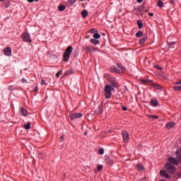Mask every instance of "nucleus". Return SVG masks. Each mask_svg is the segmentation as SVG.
<instances>
[{"mask_svg": "<svg viewBox=\"0 0 181 181\" xmlns=\"http://www.w3.org/2000/svg\"><path fill=\"white\" fill-rule=\"evenodd\" d=\"M169 163H167L165 164V169L170 173L171 175H173L175 172H176V168H175V165H177L179 162L176 158L171 157L169 158Z\"/></svg>", "mask_w": 181, "mask_h": 181, "instance_id": "1", "label": "nucleus"}, {"mask_svg": "<svg viewBox=\"0 0 181 181\" xmlns=\"http://www.w3.org/2000/svg\"><path fill=\"white\" fill-rule=\"evenodd\" d=\"M104 91L105 98H111V95H112V91H114V87H112L111 85L107 84L105 86Z\"/></svg>", "mask_w": 181, "mask_h": 181, "instance_id": "2", "label": "nucleus"}, {"mask_svg": "<svg viewBox=\"0 0 181 181\" xmlns=\"http://www.w3.org/2000/svg\"><path fill=\"white\" fill-rule=\"evenodd\" d=\"M71 53H73V47L69 46L63 54L64 62H69V59H70V54H71Z\"/></svg>", "mask_w": 181, "mask_h": 181, "instance_id": "3", "label": "nucleus"}, {"mask_svg": "<svg viewBox=\"0 0 181 181\" xmlns=\"http://www.w3.org/2000/svg\"><path fill=\"white\" fill-rule=\"evenodd\" d=\"M160 174L161 175V176H164V177H166L167 179H170V180H173V181L177 180V177L173 176V175H169V174H168V172H166L165 170H161L160 171Z\"/></svg>", "mask_w": 181, "mask_h": 181, "instance_id": "4", "label": "nucleus"}, {"mask_svg": "<svg viewBox=\"0 0 181 181\" xmlns=\"http://www.w3.org/2000/svg\"><path fill=\"white\" fill-rule=\"evenodd\" d=\"M21 39L23 40V42H32L30 34L28 33H23L21 35Z\"/></svg>", "mask_w": 181, "mask_h": 181, "instance_id": "5", "label": "nucleus"}, {"mask_svg": "<svg viewBox=\"0 0 181 181\" xmlns=\"http://www.w3.org/2000/svg\"><path fill=\"white\" fill-rule=\"evenodd\" d=\"M122 135L124 142H125V144H128V142H129V134H128V132L123 131L122 132Z\"/></svg>", "mask_w": 181, "mask_h": 181, "instance_id": "6", "label": "nucleus"}, {"mask_svg": "<svg viewBox=\"0 0 181 181\" xmlns=\"http://www.w3.org/2000/svg\"><path fill=\"white\" fill-rule=\"evenodd\" d=\"M83 117V114L81 113H72L70 115V119L71 121H74V119H78V118H81Z\"/></svg>", "mask_w": 181, "mask_h": 181, "instance_id": "7", "label": "nucleus"}, {"mask_svg": "<svg viewBox=\"0 0 181 181\" xmlns=\"http://www.w3.org/2000/svg\"><path fill=\"white\" fill-rule=\"evenodd\" d=\"M108 81H110L112 87L115 88H117V87H118V84L117 83V81L115 80V78L109 77Z\"/></svg>", "mask_w": 181, "mask_h": 181, "instance_id": "8", "label": "nucleus"}, {"mask_svg": "<svg viewBox=\"0 0 181 181\" xmlns=\"http://www.w3.org/2000/svg\"><path fill=\"white\" fill-rule=\"evenodd\" d=\"M6 56H11L12 54V49L10 47H6L4 49Z\"/></svg>", "mask_w": 181, "mask_h": 181, "instance_id": "9", "label": "nucleus"}, {"mask_svg": "<svg viewBox=\"0 0 181 181\" xmlns=\"http://www.w3.org/2000/svg\"><path fill=\"white\" fill-rule=\"evenodd\" d=\"M175 125H176V124H175L174 122H170L166 124L165 128H167V129H172V128H173V127H175Z\"/></svg>", "mask_w": 181, "mask_h": 181, "instance_id": "10", "label": "nucleus"}, {"mask_svg": "<svg viewBox=\"0 0 181 181\" xmlns=\"http://www.w3.org/2000/svg\"><path fill=\"white\" fill-rule=\"evenodd\" d=\"M151 105L153 107H158L159 103L158 102V100H153L152 99L150 102Z\"/></svg>", "mask_w": 181, "mask_h": 181, "instance_id": "11", "label": "nucleus"}, {"mask_svg": "<svg viewBox=\"0 0 181 181\" xmlns=\"http://www.w3.org/2000/svg\"><path fill=\"white\" fill-rule=\"evenodd\" d=\"M20 112L21 114H22V115H23L24 117L28 116V110H26V109H25L24 107H21Z\"/></svg>", "mask_w": 181, "mask_h": 181, "instance_id": "12", "label": "nucleus"}, {"mask_svg": "<svg viewBox=\"0 0 181 181\" xmlns=\"http://www.w3.org/2000/svg\"><path fill=\"white\" fill-rule=\"evenodd\" d=\"M81 13L82 18H87V16H88V11H87V10H83Z\"/></svg>", "mask_w": 181, "mask_h": 181, "instance_id": "13", "label": "nucleus"}, {"mask_svg": "<svg viewBox=\"0 0 181 181\" xmlns=\"http://www.w3.org/2000/svg\"><path fill=\"white\" fill-rule=\"evenodd\" d=\"M90 43H93V45H100V40L95 39V38H92L90 40Z\"/></svg>", "mask_w": 181, "mask_h": 181, "instance_id": "14", "label": "nucleus"}, {"mask_svg": "<svg viewBox=\"0 0 181 181\" xmlns=\"http://www.w3.org/2000/svg\"><path fill=\"white\" fill-rule=\"evenodd\" d=\"M112 73H122V71L118 69V68L113 66L111 68Z\"/></svg>", "mask_w": 181, "mask_h": 181, "instance_id": "15", "label": "nucleus"}, {"mask_svg": "<svg viewBox=\"0 0 181 181\" xmlns=\"http://www.w3.org/2000/svg\"><path fill=\"white\" fill-rule=\"evenodd\" d=\"M153 87H154V88H156V90H163V87H162V86H160L158 83H153Z\"/></svg>", "mask_w": 181, "mask_h": 181, "instance_id": "16", "label": "nucleus"}, {"mask_svg": "<svg viewBox=\"0 0 181 181\" xmlns=\"http://www.w3.org/2000/svg\"><path fill=\"white\" fill-rule=\"evenodd\" d=\"M136 168L139 170H145V168L144 167V165H142V163H138Z\"/></svg>", "mask_w": 181, "mask_h": 181, "instance_id": "17", "label": "nucleus"}, {"mask_svg": "<svg viewBox=\"0 0 181 181\" xmlns=\"http://www.w3.org/2000/svg\"><path fill=\"white\" fill-rule=\"evenodd\" d=\"M146 39H148V37H146V35H144V37L139 40L140 45H144V43L146 42Z\"/></svg>", "mask_w": 181, "mask_h": 181, "instance_id": "18", "label": "nucleus"}, {"mask_svg": "<svg viewBox=\"0 0 181 181\" xmlns=\"http://www.w3.org/2000/svg\"><path fill=\"white\" fill-rule=\"evenodd\" d=\"M137 25L139 29H142V28H144V23H142V21L141 20H137Z\"/></svg>", "mask_w": 181, "mask_h": 181, "instance_id": "19", "label": "nucleus"}, {"mask_svg": "<svg viewBox=\"0 0 181 181\" xmlns=\"http://www.w3.org/2000/svg\"><path fill=\"white\" fill-rule=\"evenodd\" d=\"M174 91H181V85H177L173 87Z\"/></svg>", "mask_w": 181, "mask_h": 181, "instance_id": "20", "label": "nucleus"}, {"mask_svg": "<svg viewBox=\"0 0 181 181\" xmlns=\"http://www.w3.org/2000/svg\"><path fill=\"white\" fill-rule=\"evenodd\" d=\"M135 35H136V37H141V36L144 35V32H142L141 30H139L136 33Z\"/></svg>", "mask_w": 181, "mask_h": 181, "instance_id": "21", "label": "nucleus"}, {"mask_svg": "<svg viewBox=\"0 0 181 181\" xmlns=\"http://www.w3.org/2000/svg\"><path fill=\"white\" fill-rule=\"evenodd\" d=\"M59 11H61V12H63V11L66 10V6L64 5H60L58 7Z\"/></svg>", "mask_w": 181, "mask_h": 181, "instance_id": "22", "label": "nucleus"}, {"mask_svg": "<svg viewBox=\"0 0 181 181\" xmlns=\"http://www.w3.org/2000/svg\"><path fill=\"white\" fill-rule=\"evenodd\" d=\"M157 5L159 8H163V1H162V0H158Z\"/></svg>", "mask_w": 181, "mask_h": 181, "instance_id": "23", "label": "nucleus"}, {"mask_svg": "<svg viewBox=\"0 0 181 181\" xmlns=\"http://www.w3.org/2000/svg\"><path fill=\"white\" fill-rule=\"evenodd\" d=\"M93 37H94V39H100V37H101V35L96 33L93 34Z\"/></svg>", "mask_w": 181, "mask_h": 181, "instance_id": "24", "label": "nucleus"}, {"mask_svg": "<svg viewBox=\"0 0 181 181\" xmlns=\"http://www.w3.org/2000/svg\"><path fill=\"white\" fill-rule=\"evenodd\" d=\"M24 127L25 129H30V122H28Z\"/></svg>", "mask_w": 181, "mask_h": 181, "instance_id": "25", "label": "nucleus"}, {"mask_svg": "<svg viewBox=\"0 0 181 181\" xmlns=\"http://www.w3.org/2000/svg\"><path fill=\"white\" fill-rule=\"evenodd\" d=\"M84 50H86V52H90V46H85L83 47Z\"/></svg>", "mask_w": 181, "mask_h": 181, "instance_id": "26", "label": "nucleus"}, {"mask_svg": "<svg viewBox=\"0 0 181 181\" xmlns=\"http://www.w3.org/2000/svg\"><path fill=\"white\" fill-rule=\"evenodd\" d=\"M99 155H104V148H100L98 151Z\"/></svg>", "mask_w": 181, "mask_h": 181, "instance_id": "27", "label": "nucleus"}, {"mask_svg": "<svg viewBox=\"0 0 181 181\" xmlns=\"http://www.w3.org/2000/svg\"><path fill=\"white\" fill-rule=\"evenodd\" d=\"M148 117L150 118H153L154 119H158V115H150Z\"/></svg>", "mask_w": 181, "mask_h": 181, "instance_id": "28", "label": "nucleus"}, {"mask_svg": "<svg viewBox=\"0 0 181 181\" xmlns=\"http://www.w3.org/2000/svg\"><path fill=\"white\" fill-rule=\"evenodd\" d=\"M117 66L120 70H125V66H122V64H118Z\"/></svg>", "mask_w": 181, "mask_h": 181, "instance_id": "29", "label": "nucleus"}, {"mask_svg": "<svg viewBox=\"0 0 181 181\" xmlns=\"http://www.w3.org/2000/svg\"><path fill=\"white\" fill-rule=\"evenodd\" d=\"M89 33H91L92 35L95 33V29L91 28L90 30H89Z\"/></svg>", "mask_w": 181, "mask_h": 181, "instance_id": "30", "label": "nucleus"}, {"mask_svg": "<svg viewBox=\"0 0 181 181\" xmlns=\"http://www.w3.org/2000/svg\"><path fill=\"white\" fill-rule=\"evenodd\" d=\"M97 52V48L94 47H90V52Z\"/></svg>", "mask_w": 181, "mask_h": 181, "instance_id": "31", "label": "nucleus"}, {"mask_svg": "<svg viewBox=\"0 0 181 181\" xmlns=\"http://www.w3.org/2000/svg\"><path fill=\"white\" fill-rule=\"evenodd\" d=\"M140 81L142 83V84H146L148 81L146 79H141Z\"/></svg>", "mask_w": 181, "mask_h": 181, "instance_id": "32", "label": "nucleus"}, {"mask_svg": "<svg viewBox=\"0 0 181 181\" xmlns=\"http://www.w3.org/2000/svg\"><path fill=\"white\" fill-rule=\"evenodd\" d=\"M176 44V42H171L169 43V47H172V46H175V45Z\"/></svg>", "mask_w": 181, "mask_h": 181, "instance_id": "33", "label": "nucleus"}, {"mask_svg": "<svg viewBox=\"0 0 181 181\" xmlns=\"http://www.w3.org/2000/svg\"><path fill=\"white\" fill-rule=\"evenodd\" d=\"M139 12H140V15L144 16V8H139Z\"/></svg>", "mask_w": 181, "mask_h": 181, "instance_id": "34", "label": "nucleus"}, {"mask_svg": "<svg viewBox=\"0 0 181 181\" xmlns=\"http://www.w3.org/2000/svg\"><path fill=\"white\" fill-rule=\"evenodd\" d=\"M46 84V81L45 79L41 80V86H45Z\"/></svg>", "mask_w": 181, "mask_h": 181, "instance_id": "35", "label": "nucleus"}, {"mask_svg": "<svg viewBox=\"0 0 181 181\" xmlns=\"http://www.w3.org/2000/svg\"><path fill=\"white\" fill-rule=\"evenodd\" d=\"M69 74H73V71H68L67 72H66L65 76H69Z\"/></svg>", "mask_w": 181, "mask_h": 181, "instance_id": "36", "label": "nucleus"}, {"mask_svg": "<svg viewBox=\"0 0 181 181\" xmlns=\"http://www.w3.org/2000/svg\"><path fill=\"white\" fill-rule=\"evenodd\" d=\"M98 170H103V165H99L98 166Z\"/></svg>", "mask_w": 181, "mask_h": 181, "instance_id": "37", "label": "nucleus"}, {"mask_svg": "<svg viewBox=\"0 0 181 181\" xmlns=\"http://www.w3.org/2000/svg\"><path fill=\"white\" fill-rule=\"evenodd\" d=\"M21 82H22V83H28V80L25 79V78H23L21 79Z\"/></svg>", "mask_w": 181, "mask_h": 181, "instance_id": "38", "label": "nucleus"}, {"mask_svg": "<svg viewBox=\"0 0 181 181\" xmlns=\"http://www.w3.org/2000/svg\"><path fill=\"white\" fill-rule=\"evenodd\" d=\"M180 84H181V80L177 81L175 83V86H180Z\"/></svg>", "mask_w": 181, "mask_h": 181, "instance_id": "39", "label": "nucleus"}, {"mask_svg": "<svg viewBox=\"0 0 181 181\" xmlns=\"http://www.w3.org/2000/svg\"><path fill=\"white\" fill-rule=\"evenodd\" d=\"M62 71H59L57 74V77H60V74H62Z\"/></svg>", "mask_w": 181, "mask_h": 181, "instance_id": "40", "label": "nucleus"}, {"mask_svg": "<svg viewBox=\"0 0 181 181\" xmlns=\"http://www.w3.org/2000/svg\"><path fill=\"white\" fill-rule=\"evenodd\" d=\"M39 91V88H37V86H36L35 88H34V92L35 93H37Z\"/></svg>", "mask_w": 181, "mask_h": 181, "instance_id": "41", "label": "nucleus"}, {"mask_svg": "<svg viewBox=\"0 0 181 181\" xmlns=\"http://www.w3.org/2000/svg\"><path fill=\"white\" fill-rule=\"evenodd\" d=\"M122 109L123 110V111H127L128 108H127V107L125 106H122Z\"/></svg>", "mask_w": 181, "mask_h": 181, "instance_id": "42", "label": "nucleus"}, {"mask_svg": "<svg viewBox=\"0 0 181 181\" xmlns=\"http://www.w3.org/2000/svg\"><path fill=\"white\" fill-rule=\"evenodd\" d=\"M156 69L158 70H162V67L159 66L158 65H156Z\"/></svg>", "mask_w": 181, "mask_h": 181, "instance_id": "43", "label": "nucleus"}, {"mask_svg": "<svg viewBox=\"0 0 181 181\" xmlns=\"http://www.w3.org/2000/svg\"><path fill=\"white\" fill-rule=\"evenodd\" d=\"M30 3H32V2H33L35 0H28ZM35 2H38L39 1V0H35Z\"/></svg>", "mask_w": 181, "mask_h": 181, "instance_id": "44", "label": "nucleus"}, {"mask_svg": "<svg viewBox=\"0 0 181 181\" xmlns=\"http://www.w3.org/2000/svg\"><path fill=\"white\" fill-rule=\"evenodd\" d=\"M60 141L62 142V141H63L64 139V136H62L61 137H60Z\"/></svg>", "mask_w": 181, "mask_h": 181, "instance_id": "45", "label": "nucleus"}, {"mask_svg": "<svg viewBox=\"0 0 181 181\" xmlns=\"http://www.w3.org/2000/svg\"><path fill=\"white\" fill-rule=\"evenodd\" d=\"M144 0H137L138 4H141Z\"/></svg>", "mask_w": 181, "mask_h": 181, "instance_id": "46", "label": "nucleus"}, {"mask_svg": "<svg viewBox=\"0 0 181 181\" xmlns=\"http://www.w3.org/2000/svg\"><path fill=\"white\" fill-rule=\"evenodd\" d=\"M148 15H149V16L152 17V16H153V13H150Z\"/></svg>", "mask_w": 181, "mask_h": 181, "instance_id": "47", "label": "nucleus"}, {"mask_svg": "<svg viewBox=\"0 0 181 181\" xmlns=\"http://www.w3.org/2000/svg\"><path fill=\"white\" fill-rule=\"evenodd\" d=\"M175 47H173V45H171V47H169V49H174Z\"/></svg>", "mask_w": 181, "mask_h": 181, "instance_id": "48", "label": "nucleus"}, {"mask_svg": "<svg viewBox=\"0 0 181 181\" xmlns=\"http://www.w3.org/2000/svg\"><path fill=\"white\" fill-rule=\"evenodd\" d=\"M101 112H103V108L100 107Z\"/></svg>", "mask_w": 181, "mask_h": 181, "instance_id": "49", "label": "nucleus"}, {"mask_svg": "<svg viewBox=\"0 0 181 181\" xmlns=\"http://www.w3.org/2000/svg\"><path fill=\"white\" fill-rule=\"evenodd\" d=\"M105 77H108V74H105Z\"/></svg>", "mask_w": 181, "mask_h": 181, "instance_id": "50", "label": "nucleus"}, {"mask_svg": "<svg viewBox=\"0 0 181 181\" xmlns=\"http://www.w3.org/2000/svg\"><path fill=\"white\" fill-rule=\"evenodd\" d=\"M84 135H87V132H86L84 133Z\"/></svg>", "mask_w": 181, "mask_h": 181, "instance_id": "51", "label": "nucleus"}, {"mask_svg": "<svg viewBox=\"0 0 181 181\" xmlns=\"http://www.w3.org/2000/svg\"><path fill=\"white\" fill-rule=\"evenodd\" d=\"M76 0H74V2H73V4H74V3L76 2Z\"/></svg>", "mask_w": 181, "mask_h": 181, "instance_id": "52", "label": "nucleus"}, {"mask_svg": "<svg viewBox=\"0 0 181 181\" xmlns=\"http://www.w3.org/2000/svg\"><path fill=\"white\" fill-rule=\"evenodd\" d=\"M144 12H148V10H145Z\"/></svg>", "mask_w": 181, "mask_h": 181, "instance_id": "53", "label": "nucleus"}, {"mask_svg": "<svg viewBox=\"0 0 181 181\" xmlns=\"http://www.w3.org/2000/svg\"><path fill=\"white\" fill-rule=\"evenodd\" d=\"M88 37H89L88 36H86V39H88Z\"/></svg>", "mask_w": 181, "mask_h": 181, "instance_id": "54", "label": "nucleus"}, {"mask_svg": "<svg viewBox=\"0 0 181 181\" xmlns=\"http://www.w3.org/2000/svg\"><path fill=\"white\" fill-rule=\"evenodd\" d=\"M0 1H5V0H0Z\"/></svg>", "mask_w": 181, "mask_h": 181, "instance_id": "55", "label": "nucleus"}, {"mask_svg": "<svg viewBox=\"0 0 181 181\" xmlns=\"http://www.w3.org/2000/svg\"><path fill=\"white\" fill-rule=\"evenodd\" d=\"M79 1H84V0H79Z\"/></svg>", "mask_w": 181, "mask_h": 181, "instance_id": "56", "label": "nucleus"}]
</instances>
